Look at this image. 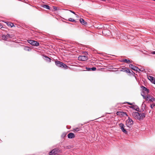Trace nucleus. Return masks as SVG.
<instances>
[{"label":"nucleus","instance_id":"f257e3e1","mask_svg":"<svg viewBox=\"0 0 155 155\" xmlns=\"http://www.w3.org/2000/svg\"><path fill=\"white\" fill-rule=\"evenodd\" d=\"M145 115L146 114L145 113H139L137 112H133L132 113V115L134 118L140 120L143 119L145 117Z\"/></svg>","mask_w":155,"mask_h":155},{"label":"nucleus","instance_id":"f03ea898","mask_svg":"<svg viewBox=\"0 0 155 155\" xmlns=\"http://www.w3.org/2000/svg\"><path fill=\"white\" fill-rule=\"evenodd\" d=\"M55 64L59 67L67 69L68 67L64 64L59 61H55Z\"/></svg>","mask_w":155,"mask_h":155},{"label":"nucleus","instance_id":"7ed1b4c3","mask_svg":"<svg viewBox=\"0 0 155 155\" xmlns=\"http://www.w3.org/2000/svg\"><path fill=\"white\" fill-rule=\"evenodd\" d=\"M61 151L58 149L55 148L52 150L49 153V155H55L61 153Z\"/></svg>","mask_w":155,"mask_h":155},{"label":"nucleus","instance_id":"20e7f679","mask_svg":"<svg viewBox=\"0 0 155 155\" xmlns=\"http://www.w3.org/2000/svg\"><path fill=\"white\" fill-rule=\"evenodd\" d=\"M87 53V52L84 53V54L85 55H80L78 57V60L82 61H85L87 60L88 57L86 55Z\"/></svg>","mask_w":155,"mask_h":155},{"label":"nucleus","instance_id":"39448f33","mask_svg":"<svg viewBox=\"0 0 155 155\" xmlns=\"http://www.w3.org/2000/svg\"><path fill=\"white\" fill-rule=\"evenodd\" d=\"M134 121L132 120L129 117L126 121V124L128 127L129 125H132L133 124Z\"/></svg>","mask_w":155,"mask_h":155},{"label":"nucleus","instance_id":"423d86ee","mask_svg":"<svg viewBox=\"0 0 155 155\" xmlns=\"http://www.w3.org/2000/svg\"><path fill=\"white\" fill-rule=\"evenodd\" d=\"M29 43L31 45L34 46H37L39 45V43L38 42L33 40H30Z\"/></svg>","mask_w":155,"mask_h":155},{"label":"nucleus","instance_id":"0eeeda50","mask_svg":"<svg viewBox=\"0 0 155 155\" xmlns=\"http://www.w3.org/2000/svg\"><path fill=\"white\" fill-rule=\"evenodd\" d=\"M129 66L130 68L133 70L137 71H140V69L139 68L133 64H130L129 65Z\"/></svg>","mask_w":155,"mask_h":155},{"label":"nucleus","instance_id":"6e6552de","mask_svg":"<svg viewBox=\"0 0 155 155\" xmlns=\"http://www.w3.org/2000/svg\"><path fill=\"white\" fill-rule=\"evenodd\" d=\"M120 128L121 129L122 131L125 133H127V131H126V130L124 129V125L121 123L120 124Z\"/></svg>","mask_w":155,"mask_h":155},{"label":"nucleus","instance_id":"1a4fd4ad","mask_svg":"<svg viewBox=\"0 0 155 155\" xmlns=\"http://www.w3.org/2000/svg\"><path fill=\"white\" fill-rule=\"evenodd\" d=\"M120 71L125 72L127 73H131L130 70L127 68H122L120 70Z\"/></svg>","mask_w":155,"mask_h":155},{"label":"nucleus","instance_id":"9d476101","mask_svg":"<svg viewBox=\"0 0 155 155\" xmlns=\"http://www.w3.org/2000/svg\"><path fill=\"white\" fill-rule=\"evenodd\" d=\"M75 137L74 134L72 133H70L68 135V137L69 139L74 138Z\"/></svg>","mask_w":155,"mask_h":155},{"label":"nucleus","instance_id":"9b49d317","mask_svg":"<svg viewBox=\"0 0 155 155\" xmlns=\"http://www.w3.org/2000/svg\"><path fill=\"white\" fill-rule=\"evenodd\" d=\"M116 114L118 115H126L127 116V114L126 112H120V111H117L116 113Z\"/></svg>","mask_w":155,"mask_h":155},{"label":"nucleus","instance_id":"f8f14e48","mask_svg":"<svg viewBox=\"0 0 155 155\" xmlns=\"http://www.w3.org/2000/svg\"><path fill=\"white\" fill-rule=\"evenodd\" d=\"M152 96H151L149 94H147L146 96V101H148V102L150 103V99H151L152 97Z\"/></svg>","mask_w":155,"mask_h":155},{"label":"nucleus","instance_id":"ddd939ff","mask_svg":"<svg viewBox=\"0 0 155 155\" xmlns=\"http://www.w3.org/2000/svg\"><path fill=\"white\" fill-rule=\"evenodd\" d=\"M5 23L8 26H10L11 28L15 26V25H14L11 22H5Z\"/></svg>","mask_w":155,"mask_h":155},{"label":"nucleus","instance_id":"4468645a","mask_svg":"<svg viewBox=\"0 0 155 155\" xmlns=\"http://www.w3.org/2000/svg\"><path fill=\"white\" fill-rule=\"evenodd\" d=\"M80 21L81 23L83 25H85L87 24V22L83 18H80Z\"/></svg>","mask_w":155,"mask_h":155},{"label":"nucleus","instance_id":"2eb2a0df","mask_svg":"<svg viewBox=\"0 0 155 155\" xmlns=\"http://www.w3.org/2000/svg\"><path fill=\"white\" fill-rule=\"evenodd\" d=\"M80 130H81V129L80 128L77 127V128H74L73 129V130L74 132H78Z\"/></svg>","mask_w":155,"mask_h":155},{"label":"nucleus","instance_id":"dca6fc26","mask_svg":"<svg viewBox=\"0 0 155 155\" xmlns=\"http://www.w3.org/2000/svg\"><path fill=\"white\" fill-rule=\"evenodd\" d=\"M42 7L48 9H50V7L48 5H42Z\"/></svg>","mask_w":155,"mask_h":155},{"label":"nucleus","instance_id":"f3484780","mask_svg":"<svg viewBox=\"0 0 155 155\" xmlns=\"http://www.w3.org/2000/svg\"><path fill=\"white\" fill-rule=\"evenodd\" d=\"M12 35H11L9 34H8L6 35L5 38L8 39V38H12Z\"/></svg>","mask_w":155,"mask_h":155},{"label":"nucleus","instance_id":"a211bd4d","mask_svg":"<svg viewBox=\"0 0 155 155\" xmlns=\"http://www.w3.org/2000/svg\"><path fill=\"white\" fill-rule=\"evenodd\" d=\"M154 78L151 76H149L148 77V78L149 80H150L151 82L153 80Z\"/></svg>","mask_w":155,"mask_h":155},{"label":"nucleus","instance_id":"6ab92c4d","mask_svg":"<svg viewBox=\"0 0 155 155\" xmlns=\"http://www.w3.org/2000/svg\"><path fill=\"white\" fill-rule=\"evenodd\" d=\"M123 61L124 62L127 63H130L131 62L130 60H127L126 59H124L123 60Z\"/></svg>","mask_w":155,"mask_h":155},{"label":"nucleus","instance_id":"aec40b11","mask_svg":"<svg viewBox=\"0 0 155 155\" xmlns=\"http://www.w3.org/2000/svg\"><path fill=\"white\" fill-rule=\"evenodd\" d=\"M45 57L46 58L45 60L47 61H48L49 62H51V59L50 58L47 57Z\"/></svg>","mask_w":155,"mask_h":155},{"label":"nucleus","instance_id":"412c9836","mask_svg":"<svg viewBox=\"0 0 155 155\" xmlns=\"http://www.w3.org/2000/svg\"><path fill=\"white\" fill-rule=\"evenodd\" d=\"M155 101V98L152 96L151 99H150V103L151 102H153V101Z\"/></svg>","mask_w":155,"mask_h":155},{"label":"nucleus","instance_id":"4be33fe9","mask_svg":"<svg viewBox=\"0 0 155 155\" xmlns=\"http://www.w3.org/2000/svg\"><path fill=\"white\" fill-rule=\"evenodd\" d=\"M68 20L70 21H72V22H76V21H75V20L74 19H73L72 18H69Z\"/></svg>","mask_w":155,"mask_h":155},{"label":"nucleus","instance_id":"5701e85b","mask_svg":"<svg viewBox=\"0 0 155 155\" xmlns=\"http://www.w3.org/2000/svg\"><path fill=\"white\" fill-rule=\"evenodd\" d=\"M143 90L145 91H146L147 92H149V90L144 87H143Z\"/></svg>","mask_w":155,"mask_h":155},{"label":"nucleus","instance_id":"b1692460","mask_svg":"<svg viewBox=\"0 0 155 155\" xmlns=\"http://www.w3.org/2000/svg\"><path fill=\"white\" fill-rule=\"evenodd\" d=\"M25 50L26 51H30V48L28 47H26L25 48Z\"/></svg>","mask_w":155,"mask_h":155},{"label":"nucleus","instance_id":"393cba45","mask_svg":"<svg viewBox=\"0 0 155 155\" xmlns=\"http://www.w3.org/2000/svg\"><path fill=\"white\" fill-rule=\"evenodd\" d=\"M90 69L91 70V71H94L96 70V68L95 67H93L91 68Z\"/></svg>","mask_w":155,"mask_h":155},{"label":"nucleus","instance_id":"a878e982","mask_svg":"<svg viewBox=\"0 0 155 155\" xmlns=\"http://www.w3.org/2000/svg\"><path fill=\"white\" fill-rule=\"evenodd\" d=\"M155 106V104H153L150 105V107L151 108L153 109V107Z\"/></svg>","mask_w":155,"mask_h":155},{"label":"nucleus","instance_id":"bb28decb","mask_svg":"<svg viewBox=\"0 0 155 155\" xmlns=\"http://www.w3.org/2000/svg\"><path fill=\"white\" fill-rule=\"evenodd\" d=\"M151 82H152L153 83L155 84V78H154L153 80Z\"/></svg>","mask_w":155,"mask_h":155},{"label":"nucleus","instance_id":"cd10ccee","mask_svg":"<svg viewBox=\"0 0 155 155\" xmlns=\"http://www.w3.org/2000/svg\"><path fill=\"white\" fill-rule=\"evenodd\" d=\"M53 8L54 11H56L57 10V7H56L53 6Z\"/></svg>","mask_w":155,"mask_h":155},{"label":"nucleus","instance_id":"c85d7f7f","mask_svg":"<svg viewBox=\"0 0 155 155\" xmlns=\"http://www.w3.org/2000/svg\"><path fill=\"white\" fill-rule=\"evenodd\" d=\"M142 96L143 97V98L145 99L146 100V96H145L143 95H142Z\"/></svg>","mask_w":155,"mask_h":155},{"label":"nucleus","instance_id":"c756f323","mask_svg":"<svg viewBox=\"0 0 155 155\" xmlns=\"http://www.w3.org/2000/svg\"><path fill=\"white\" fill-rule=\"evenodd\" d=\"M69 11L71 12L72 13H73L75 15H76L75 13L74 12L70 10Z\"/></svg>","mask_w":155,"mask_h":155},{"label":"nucleus","instance_id":"7c9ffc66","mask_svg":"<svg viewBox=\"0 0 155 155\" xmlns=\"http://www.w3.org/2000/svg\"><path fill=\"white\" fill-rule=\"evenodd\" d=\"M91 68H86V69L87 70H88V71H91V70H90V69H91Z\"/></svg>","mask_w":155,"mask_h":155},{"label":"nucleus","instance_id":"2f4dec72","mask_svg":"<svg viewBox=\"0 0 155 155\" xmlns=\"http://www.w3.org/2000/svg\"><path fill=\"white\" fill-rule=\"evenodd\" d=\"M151 53L153 54H155V51L151 52Z\"/></svg>","mask_w":155,"mask_h":155},{"label":"nucleus","instance_id":"473e14b6","mask_svg":"<svg viewBox=\"0 0 155 155\" xmlns=\"http://www.w3.org/2000/svg\"><path fill=\"white\" fill-rule=\"evenodd\" d=\"M127 103L130 105H132V104L131 103H129V102H127Z\"/></svg>","mask_w":155,"mask_h":155},{"label":"nucleus","instance_id":"72a5a7b5","mask_svg":"<svg viewBox=\"0 0 155 155\" xmlns=\"http://www.w3.org/2000/svg\"><path fill=\"white\" fill-rule=\"evenodd\" d=\"M2 28V26L0 23V28Z\"/></svg>","mask_w":155,"mask_h":155},{"label":"nucleus","instance_id":"f704fd0d","mask_svg":"<svg viewBox=\"0 0 155 155\" xmlns=\"http://www.w3.org/2000/svg\"><path fill=\"white\" fill-rule=\"evenodd\" d=\"M75 15H76V17H78V15H76V14Z\"/></svg>","mask_w":155,"mask_h":155},{"label":"nucleus","instance_id":"c9c22d12","mask_svg":"<svg viewBox=\"0 0 155 155\" xmlns=\"http://www.w3.org/2000/svg\"><path fill=\"white\" fill-rule=\"evenodd\" d=\"M136 110L137 111V109H136Z\"/></svg>","mask_w":155,"mask_h":155},{"label":"nucleus","instance_id":"e433bc0d","mask_svg":"<svg viewBox=\"0 0 155 155\" xmlns=\"http://www.w3.org/2000/svg\"><path fill=\"white\" fill-rule=\"evenodd\" d=\"M154 1H155V0H154Z\"/></svg>","mask_w":155,"mask_h":155}]
</instances>
